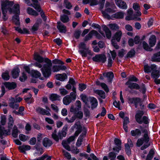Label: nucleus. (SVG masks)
<instances>
[{
  "label": "nucleus",
  "mask_w": 160,
  "mask_h": 160,
  "mask_svg": "<svg viewBox=\"0 0 160 160\" xmlns=\"http://www.w3.org/2000/svg\"><path fill=\"white\" fill-rule=\"evenodd\" d=\"M13 3L7 0L2 2L1 3V10L3 15V18L6 21L8 18L6 17V13L8 11L10 14L14 13L19 14L20 13V7L18 4H15L12 6Z\"/></svg>",
  "instance_id": "nucleus-1"
},
{
  "label": "nucleus",
  "mask_w": 160,
  "mask_h": 160,
  "mask_svg": "<svg viewBox=\"0 0 160 160\" xmlns=\"http://www.w3.org/2000/svg\"><path fill=\"white\" fill-rule=\"evenodd\" d=\"M34 58L38 62L44 61L46 63L43 65L41 70L44 77H48L51 74V67L52 65L51 61L48 58H43L37 53H34Z\"/></svg>",
  "instance_id": "nucleus-2"
},
{
  "label": "nucleus",
  "mask_w": 160,
  "mask_h": 160,
  "mask_svg": "<svg viewBox=\"0 0 160 160\" xmlns=\"http://www.w3.org/2000/svg\"><path fill=\"white\" fill-rule=\"evenodd\" d=\"M140 128L141 129L142 132L144 133L143 136V138L138 139V140L136 144L138 146L140 147L144 142L145 144L144 145L142 146L141 148L142 150H143L148 148L150 145V143L149 142V138L148 136V133L147 130L145 129L142 128L141 126L140 127Z\"/></svg>",
  "instance_id": "nucleus-3"
},
{
  "label": "nucleus",
  "mask_w": 160,
  "mask_h": 160,
  "mask_svg": "<svg viewBox=\"0 0 160 160\" xmlns=\"http://www.w3.org/2000/svg\"><path fill=\"white\" fill-rule=\"evenodd\" d=\"M79 49H83L85 50V51L83 50H81L79 51V52L82 55V57H86L88 54L89 56L88 57V58L89 59L93 55V53L89 50L88 48H87L86 47V45L84 42H81L79 45Z\"/></svg>",
  "instance_id": "nucleus-4"
},
{
  "label": "nucleus",
  "mask_w": 160,
  "mask_h": 160,
  "mask_svg": "<svg viewBox=\"0 0 160 160\" xmlns=\"http://www.w3.org/2000/svg\"><path fill=\"white\" fill-rule=\"evenodd\" d=\"M66 131L67 128H64L62 131H59L58 132V134H57L56 131L55 130L52 134V137L54 140L58 142L59 139H62L63 137H66L67 134Z\"/></svg>",
  "instance_id": "nucleus-5"
},
{
  "label": "nucleus",
  "mask_w": 160,
  "mask_h": 160,
  "mask_svg": "<svg viewBox=\"0 0 160 160\" xmlns=\"http://www.w3.org/2000/svg\"><path fill=\"white\" fill-rule=\"evenodd\" d=\"M125 150L127 154L129 155L131 154V148H132L133 146L132 142L130 138L128 139V142L125 144Z\"/></svg>",
  "instance_id": "nucleus-6"
},
{
  "label": "nucleus",
  "mask_w": 160,
  "mask_h": 160,
  "mask_svg": "<svg viewBox=\"0 0 160 160\" xmlns=\"http://www.w3.org/2000/svg\"><path fill=\"white\" fill-rule=\"evenodd\" d=\"M92 59L94 62L104 63L106 60V57L104 55L98 54L93 57Z\"/></svg>",
  "instance_id": "nucleus-7"
},
{
  "label": "nucleus",
  "mask_w": 160,
  "mask_h": 160,
  "mask_svg": "<svg viewBox=\"0 0 160 160\" xmlns=\"http://www.w3.org/2000/svg\"><path fill=\"white\" fill-rule=\"evenodd\" d=\"M128 102L129 103L134 104L136 108H137L138 104L140 105L141 106L142 105L141 100L139 98H129Z\"/></svg>",
  "instance_id": "nucleus-8"
},
{
  "label": "nucleus",
  "mask_w": 160,
  "mask_h": 160,
  "mask_svg": "<svg viewBox=\"0 0 160 160\" xmlns=\"http://www.w3.org/2000/svg\"><path fill=\"white\" fill-rule=\"evenodd\" d=\"M75 125L77 126V130L75 132V136H78L79 134L81 133L82 131H83V132L82 133H84L85 132V130L83 129L84 128L85 129L86 131V128L84 127L82 128V126L80 125V122H76L75 124Z\"/></svg>",
  "instance_id": "nucleus-9"
},
{
  "label": "nucleus",
  "mask_w": 160,
  "mask_h": 160,
  "mask_svg": "<svg viewBox=\"0 0 160 160\" xmlns=\"http://www.w3.org/2000/svg\"><path fill=\"white\" fill-rule=\"evenodd\" d=\"M143 114V111H138L135 115L136 120L139 124H142V123L141 118Z\"/></svg>",
  "instance_id": "nucleus-10"
},
{
  "label": "nucleus",
  "mask_w": 160,
  "mask_h": 160,
  "mask_svg": "<svg viewBox=\"0 0 160 160\" xmlns=\"http://www.w3.org/2000/svg\"><path fill=\"white\" fill-rule=\"evenodd\" d=\"M57 28L60 32L65 33L66 32V27L60 22L57 23Z\"/></svg>",
  "instance_id": "nucleus-11"
},
{
  "label": "nucleus",
  "mask_w": 160,
  "mask_h": 160,
  "mask_svg": "<svg viewBox=\"0 0 160 160\" xmlns=\"http://www.w3.org/2000/svg\"><path fill=\"white\" fill-rule=\"evenodd\" d=\"M36 111L37 112L42 115H51V113L49 111L40 107H38L36 109Z\"/></svg>",
  "instance_id": "nucleus-12"
},
{
  "label": "nucleus",
  "mask_w": 160,
  "mask_h": 160,
  "mask_svg": "<svg viewBox=\"0 0 160 160\" xmlns=\"http://www.w3.org/2000/svg\"><path fill=\"white\" fill-rule=\"evenodd\" d=\"M103 75L104 77L107 78L108 82H112L114 77L113 73L111 72H108L107 73H104Z\"/></svg>",
  "instance_id": "nucleus-13"
},
{
  "label": "nucleus",
  "mask_w": 160,
  "mask_h": 160,
  "mask_svg": "<svg viewBox=\"0 0 160 160\" xmlns=\"http://www.w3.org/2000/svg\"><path fill=\"white\" fill-rule=\"evenodd\" d=\"M133 11L132 8L128 10L127 12V15L125 18L127 20L134 19L136 17L133 16Z\"/></svg>",
  "instance_id": "nucleus-14"
},
{
  "label": "nucleus",
  "mask_w": 160,
  "mask_h": 160,
  "mask_svg": "<svg viewBox=\"0 0 160 160\" xmlns=\"http://www.w3.org/2000/svg\"><path fill=\"white\" fill-rule=\"evenodd\" d=\"M102 12L103 16L105 18L109 19L110 18V16L108 15L107 13H110L113 12V10L110 8H108L106 9L105 11H102Z\"/></svg>",
  "instance_id": "nucleus-15"
},
{
  "label": "nucleus",
  "mask_w": 160,
  "mask_h": 160,
  "mask_svg": "<svg viewBox=\"0 0 160 160\" xmlns=\"http://www.w3.org/2000/svg\"><path fill=\"white\" fill-rule=\"evenodd\" d=\"M116 3L120 8L122 9H126L127 8V4L124 1L117 0V1L116 2Z\"/></svg>",
  "instance_id": "nucleus-16"
},
{
  "label": "nucleus",
  "mask_w": 160,
  "mask_h": 160,
  "mask_svg": "<svg viewBox=\"0 0 160 160\" xmlns=\"http://www.w3.org/2000/svg\"><path fill=\"white\" fill-rule=\"evenodd\" d=\"M42 143L43 146L46 148L49 147L52 144V141L47 138H44L43 140Z\"/></svg>",
  "instance_id": "nucleus-17"
},
{
  "label": "nucleus",
  "mask_w": 160,
  "mask_h": 160,
  "mask_svg": "<svg viewBox=\"0 0 160 160\" xmlns=\"http://www.w3.org/2000/svg\"><path fill=\"white\" fill-rule=\"evenodd\" d=\"M83 129L85 130L84 133H82V134L80 136L78 140L76 142V145L78 147H80L81 144L82 142L83 141V137L86 135V132L85 129L84 128Z\"/></svg>",
  "instance_id": "nucleus-18"
},
{
  "label": "nucleus",
  "mask_w": 160,
  "mask_h": 160,
  "mask_svg": "<svg viewBox=\"0 0 160 160\" xmlns=\"http://www.w3.org/2000/svg\"><path fill=\"white\" fill-rule=\"evenodd\" d=\"M156 65L155 64H152L150 66L148 65H145L144 66V71L145 72L148 73L152 71L156 67Z\"/></svg>",
  "instance_id": "nucleus-19"
},
{
  "label": "nucleus",
  "mask_w": 160,
  "mask_h": 160,
  "mask_svg": "<svg viewBox=\"0 0 160 160\" xmlns=\"http://www.w3.org/2000/svg\"><path fill=\"white\" fill-rule=\"evenodd\" d=\"M126 84L128 85V87L131 89H139L140 88L139 85L136 83H131L130 82L128 81L126 83Z\"/></svg>",
  "instance_id": "nucleus-20"
},
{
  "label": "nucleus",
  "mask_w": 160,
  "mask_h": 160,
  "mask_svg": "<svg viewBox=\"0 0 160 160\" xmlns=\"http://www.w3.org/2000/svg\"><path fill=\"white\" fill-rule=\"evenodd\" d=\"M151 61L154 62H160V51L153 54L152 57Z\"/></svg>",
  "instance_id": "nucleus-21"
},
{
  "label": "nucleus",
  "mask_w": 160,
  "mask_h": 160,
  "mask_svg": "<svg viewBox=\"0 0 160 160\" xmlns=\"http://www.w3.org/2000/svg\"><path fill=\"white\" fill-rule=\"evenodd\" d=\"M156 38L154 35H152L150 36L149 41V43L151 47L154 46L156 43Z\"/></svg>",
  "instance_id": "nucleus-22"
},
{
  "label": "nucleus",
  "mask_w": 160,
  "mask_h": 160,
  "mask_svg": "<svg viewBox=\"0 0 160 160\" xmlns=\"http://www.w3.org/2000/svg\"><path fill=\"white\" fill-rule=\"evenodd\" d=\"M160 76L159 72L157 70V66H156L155 68L153 69L151 73L152 77L154 78L157 79Z\"/></svg>",
  "instance_id": "nucleus-23"
},
{
  "label": "nucleus",
  "mask_w": 160,
  "mask_h": 160,
  "mask_svg": "<svg viewBox=\"0 0 160 160\" xmlns=\"http://www.w3.org/2000/svg\"><path fill=\"white\" fill-rule=\"evenodd\" d=\"M55 77L57 79L62 81H64L67 78V76L65 73L57 74Z\"/></svg>",
  "instance_id": "nucleus-24"
},
{
  "label": "nucleus",
  "mask_w": 160,
  "mask_h": 160,
  "mask_svg": "<svg viewBox=\"0 0 160 160\" xmlns=\"http://www.w3.org/2000/svg\"><path fill=\"white\" fill-rule=\"evenodd\" d=\"M63 102L65 105H69L72 101V98L69 95L64 97L63 99Z\"/></svg>",
  "instance_id": "nucleus-25"
},
{
  "label": "nucleus",
  "mask_w": 160,
  "mask_h": 160,
  "mask_svg": "<svg viewBox=\"0 0 160 160\" xmlns=\"http://www.w3.org/2000/svg\"><path fill=\"white\" fill-rule=\"evenodd\" d=\"M6 88L9 90L14 89L16 87V84L13 82L10 83L9 82H6L4 84Z\"/></svg>",
  "instance_id": "nucleus-26"
},
{
  "label": "nucleus",
  "mask_w": 160,
  "mask_h": 160,
  "mask_svg": "<svg viewBox=\"0 0 160 160\" xmlns=\"http://www.w3.org/2000/svg\"><path fill=\"white\" fill-rule=\"evenodd\" d=\"M27 11L28 14L35 17L37 16L39 14L36 11L30 7L27 9Z\"/></svg>",
  "instance_id": "nucleus-27"
},
{
  "label": "nucleus",
  "mask_w": 160,
  "mask_h": 160,
  "mask_svg": "<svg viewBox=\"0 0 160 160\" xmlns=\"http://www.w3.org/2000/svg\"><path fill=\"white\" fill-rule=\"evenodd\" d=\"M20 72V70L18 68H14L12 71V74L14 78H16L19 75Z\"/></svg>",
  "instance_id": "nucleus-28"
},
{
  "label": "nucleus",
  "mask_w": 160,
  "mask_h": 160,
  "mask_svg": "<svg viewBox=\"0 0 160 160\" xmlns=\"http://www.w3.org/2000/svg\"><path fill=\"white\" fill-rule=\"evenodd\" d=\"M103 30L105 32L106 37L110 39L111 37V32L109 30V28L105 25L103 26Z\"/></svg>",
  "instance_id": "nucleus-29"
},
{
  "label": "nucleus",
  "mask_w": 160,
  "mask_h": 160,
  "mask_svg": "<svg viewBox=\"0 0 160 160\" xmlns=\"http://www.w3.org/2000/svg\"><path fill=\"white\" fill-rule=\"evenodd\" d=\"M90 102L92 109L96 108L98 105V101L95 98L92 97L90 98Z\"/></svg>",
  "instance_id": "nucleus-30"
},
{
  "label": "nucleus",
  "mask_w": 160,
  "mask_h": 160,
  "mask_svg": "<svg viewBox=\"0 0 160 160\" xmlns=\"http://www.w3.org/2000/svg\"><path fill=\"white\" fill-rule=\"evenodd\" d=\"M124 14V12H118L113 14L112 17L117 19H122L123 18Z\"/></svg>",
  "instance_id": "nucleus-31"
},
{
  "label": "nucleus",
  "mask_w": 160,
  "mask_h": 160,
  "mask_svg": "<svg viewBox=\"0 0 160 160\" xmlns=\"http://www.w3.org/2000/svg\"><path fill=\"white\" fill-rule=\"evenodd\" d=\"M30 148V146L28 145H23L18 147L19 149L22 152H25L26 151L29 150Z\"/></svg>",
  "instance_id": "nucleus-32"
},
{
  "label": "nucleus",
  "mask_w": 160,
  "mask_h": 160,
  "mask_svg": "<svg viewBox=\"0 0 160 160\" xmlns=\"http://www.w3.org/2000/svg\"><path fill=\"white\" fill-rule=\"evenodd\" d=\"M96 31L95 30H92L90 31L84 38V41L85 42L87 41L90 40L92 38L93 33H95Z\"/></svg>",
  "instance_id": "nucleus-33"
},
{
  "label": "nucleus",
  "mask_w": 160,
  "mask_h": 160,
  "mask_svg": "<svg viewBox=\"0 0 160 160\" xmlns=\"http://www.w3.org/2000/svg\"><path fill=\"white\" fill-rule=\"evenodd\" d=\"M11 132L10 129L5 130L4 128L1 127L0 131V136L3 135H8L10 134Z\"/></svg>",
  "instance_id": "nucleus-34"
},
{
  "label": "nucleus",
  "mask_w": 160,
  "mask_h": 160,
  "mask_svg": "<svg viewBox=\"0 0 160 160\" xmlns=\"http://www.w3.org/2000/svg\"><path fill=\"white\" fill-rule=\"evenodd\" d=\"M131 133L132 136H139L142 134L141 131L138 129H136L134 130H132Z\"/></svg>",
  "instance_id": "nucleus-35"
},
{
  "label": "nucleus",
  "mask_w": 160,
  "mask_h": 160,
  "mask_svg": "<svg viewBox=\"0 0 160 160\" xmlns=\"http://www.w3.org/2000/svg\"><path fill=\"white\" fill-rule=\"evenodd\" d=\"M95 92L99 96L103 99L105 98L106 97V95L105 92L101 90H96L95 91Z\"/></svg>",
  "instance_id": "nucleus-36"
},
{
  "label": "nucleus",
  "mask_w": 160,
  "mask_h": 160,
  "mask_svg": "<svg viewBox=\"0 0 160 160\" xmlns=\"http://www.w3.org/2000/svg\"><path fill=\"white\" fill-rule=\"evenodd\" d=\"M122 34V32L121 31H119L115 34L114 37L117 41L119 42L120 41Z\"/></svg>",
  "instance_id": "nucleus-37"
},
{
  "label": "nucleus",
  "mask_w": 160,
  "mask_h": 160,
  "mask_svg": "<svg viewBox=\"0 0 160 160\" xmlns=\"http://www.w3.org/2000/svg\"><path fill=\"white\" fill-rule=\"evenodd\" d=\"M30 6H32L38 12H40L41 10V8L39 4H38L37 3H35L33 4H31L29 5Z\"/></svg>",
  "instance_id": "nucleus-38"
},
{
  "label": "nucleus",
  "mask_w": 160,
  "mask_h": 160,
  "mask_svg": "<svg viewBox=\"0 0 160 160\" xmlns=\"http://www.w3.org/2000/svg\"><path fill=\"white\" fill-rule=\"evenodd\" d=\"M60 98L59 95L55 94H52L51 95L49 98L51 101H54L59 100Z\"/></svg>",
  "instance_id": "nucleus-39"
},
{
  "label": "nucleus",
  "mask_w": 160,
  "mask_h": 160,
  "mask_svg": "<svg viewBox=\"0 0 160 160\" xmlns=\"http://www.w3.org/2000/svg\"><path fill=\"white\" fill-rule=\"evenodd\" d=\"M69 144V143H68V142L65 140H63L62 143V145L68 151H70V147L68 145Z\"/></svg>",
  "instance_id": "nucleus-40"
},
{
  "label": "nucleus",
  "mask_w": 160,
  "mask_h": 160,
  "mask_svg": "<svg viewBox=\"0 0 160 160\" xmlns=\"http://www.w3.org/2000/svg\"><path fill=\"white\" fill-rule=\"evenodd\" d=\"M60 20L63 23H66L69 21V18L68 16L63 14L60 16Z\"/></svg>",
  "instance_id": "nucleus-41"
},
{
  "label": "nucleus",
  "mask_w": 160,
  "mask_h": 160,
  "mask_svg": "<svg viewBox=\"0 0 160 160\" xmlns=\"http://www.w3.org/2000/svg\"><path fill=\"white\" fill-rule=\"evenodd\" d=\"M76 119L75 117L73 115L71 117L70 115H68V116L65 118V120L68 123H72L74 122Z\"/></svg>",
  "instance_id": "nucleus-42"
},
{
  "label": "nucleus",
  "mask_w": 160,
  "mask_h": 160,
  "mask_svg": "<svg viewBox=\"0 0 160 160\" xmlns=\"http://www.w3.org/2000/svg\"><path fill=\"white\" fill-rule=\"evenodd\" d=\"M19 132L18 129L15 126H14L13 128L12 135L14 138H16L17 137Z\"/></svg>",
  "instance_id": "nucleus-43"
},
{
  "label": "nucleus",
  "mask_w": 160,
  "mask_h": 160,
  "mask_svg": "<svg viewBox=\"0 0 160 160\" xmlns=\"http://www.w3.org/2000/svg\"><path fill=\"white\" fill-rule=\"evenodd\" d=\"M14 124L13 118L11 115L9 116L8 118V127L11 128Z\"/></svg>",
  "instance_id": "nucleus-44"
},
{
  "label": "nucleus",
  "mask_w": 160,
  "mask_h": 160,
  "mask_svg": "<svg viewBox=\"0 0 160 160\" xmlns=\"http://www.w3.org/2000/svg\"><path fill=\"white\" fill-rule=\"evenodd\" d=\"M37 152L36 153L38 154V156L41 155L43 152V151L42 148L38 146H36Z\"/></svg>",
  "instance_id": "nucleus-45"
},
{
  "label": "nucleus",
  "mask_w": 160,
  "mask_h": 160,
  "mask_svg": "<svg viewBox=\"0 0 160 160\" xmlns=\"http://www.w3.org/2000/svg\"><path fill=\"white\" fill-rule=\"evenodd\" d=\"M9 73L8 71L3 72L2 75V78L5 80H8L9 79Z\"/></svg>",
  "instance_id": "nucleus-46"
},
{
  "label": "nucleus",
  "mask_w": 160,
  "mask_h": 160,
  "mask_svg": "<svg viewBox=\"0 0 160 160\" xmlns=\"http://www.w3.org/2000/svg\"><path fill=\"white\" fill-rule=\"evenodd\" d=\"M74 116H75V119L77 118L79 119H81L83 118V113L82 111H79L77 113H75Z\"/></svg>",
  "instance_id": "nucleus-47"
},
{
  "label": "nucleus",
  "mask_w": 160,
  "mask_h": 160,
  "mask_svg": "<svg viewBox=\"0 0 160 160\" xmlns=\"http://www.w3.org/2000/svg\"><path fill=\"white\" fill-rule=\"evenodd\" d=\"M142 47L143 48L146 50L151 51L152 50V49L149 47L148 44L145 41L142 42Z\"/></svg>",
  "instance_id": "nucleus-48"
},
{
  "label": "nucleus",
  "mask_w": 160,
  "mask_h": 160,
  "mask_svg": "<svg viewBox=\"0 0 160 160\" xmlns=\"http://www.w3.org/2000/svg\"><path fill=\"white\" fill-rule=\"evenodd\" d=\"M109 26L111 29L113 30H117L118 29L119 27L116 24H110L109 25Z\"/></svg>",
  "instance_id": "nucleus-49"
},
{
  "label": "nucleus",
  "mask_w": 160,
  "mask_h": 160,
  "mask_svg": "<svg viewBox=\"0 0 160 160\" xmlns=\"http://www.w3.org/2000/svg\"><path fill=\"white\" fill-rule=\"evenodd\" d=\"M32 74L33 76L36 78H39L41 76V73L39 71L35 70L32 71Z\"/></svg>",
  "instance_id": "nucleus-50"
},
{
  "label": "nucleus",
  "mask_w": 160,
  "mask_h": 160,
  "mask_svg": "<svg viewBox=\"0 0 160 160\" xmlns=\"http://www.w3.org/2000/svg\"><path fill=\"white\" fill-rule=\"evenodd\" d=\"M154 154V152L153 150H151L147 157L146 160H150L152 158Z\"/></svg>",
  "instance_id": "nucleus-51"
},
{
  "label": "nucleus",
  "mask_w": 160,
  "mask_h": 160,
  "mask_svg": "<svg viewBox=\"0 0 160 160\" xmlns=\"http://www.w3.org/2000/svg\"><path fill=\"white\" fill-rule=\"evenodd\" d=\"M135 53V51L133 50H131L127 53V58H132L134 56Z\"/></svg>",
  "instance_id": "nucleus-52"
},
{
  "label": "nucleus",
  "mask_w": 160,
  "mask_h": 160,
  "mask_svg": "<svg viewBox=\"0 0 160 160\" xmlns=\"http://www.w3.org/2000/svg\"><path fill=\"white\" fill-rule=\"evenodd\" d=\"M64 3L66 8L68 9H70L72 7L71 3L68 1V0H64Z\"/></svg>",
  "instance_id": "nucleus-53"
},
{
  "label": "nucleus",
  "mask_w": 160,
  "mask_h": 160,
  "mask_svg": "<svg viewBox=\"0 0 160 160\" xmlns=\"http://www.w3.org/2000/svg\"><path fill=\"white\" fill-rule=\"evenodd\" d=\"M62 152L64 157L67 158L68 159H70L71 158V155L70 153L65 150H62Z\"/></svg>",
  "instance_id": "nucleus-54"
},
{
  "label": "nucleus",
  "mask_w": 160,
  "mask_h": 160,
  "mask_svg": "<svg viewBox=\"0 0 160 160\" xmlns=\"http://www.w3.org/2000/svg\"><path fill=\"white\" fill-rule=\"evenodd\" d=\"M59 91L60 94L63 96L66 95L68 93V92L64 88H60Z\"/></svg>",
  "instance_id": "nucleus-55"
},
{
  "label": "nucleus",
  "mask_w": 160,
  "mask_h": 160,
  "mask_svg": "<svg viewBox=\"0 0 160 160\" xmlns=\"http://www.w3.org/2000/svg\"><path fill=\"white\" fill-rule=\"evenodd\" d=\"M100 86L102 87L106 92H109V89L107 85L104 83H100Z\"/></svg>",
  "instance_id": "nucleus-56"
},
{
  "label": "nucleus",
  "mask_w": 160,
  "mask_h": 160,
  "mask_svg": "<svg viewBox=\"0 0 160 160\" xmlns=\"http://www.w3.org/2000/svg\"><path fill=\"white\" fill-rule=\"evenodd\" d=\"M81 34V31L79 30H76L74 32V36L76 39H78Z\"/></svg>",
  "instance_id": "nucleus-57"
},
{
  "label": "nucleus",
  "mask_w": 160,
  "mask_h": 160,
  "mask_svg": "<svg viewBox=\"0 0 160 160\" xmlns=\"http://www.w3.org/2000/svg\"><path fill=\"white\" fill-rule=\"evenodd\" d=\"M82 100L85 104H87L88 102V98L86 95H81L80 96Z\"/></svg>",
  "instance_id": "nucleus-58"
},
{
  "label": "nucleus",
  "mask_w": 160,
  "mask_h": 160,
  "mask_svg": "<svg viewBox=\"0 0 160 160\" xmlns=\"http://www.w3.org/2000/svg\"><path fill=\"white\" fill-rule=\"evenodd\" d=\"M52 63L54 64H58L61 65H63L64 64V63L61 61L60 60H59L58 59H55L54 60L52 61Z\"/></svg>",
  "instance_id": "nucleus-59"
},
{
  "label": "nucleus",
  "mask_w": 160,
  "mask_h": 160,
  "mask_svg": "<svg viewBox=\"0 0 160 160\" xmlns=\"http://www.w3.org/2000/svg\"><path fill=\"white\" fill-rule=\"evenodd\" d=\"M51 158L50 156H48L47 154H44L41 157V160H50Z\"/></svg>",
  "instance_id": "nucleus-60"
},
{
  "label": "nucleus",
  "mask_w": 160,
  "mask_h": 160,
  "mask_svg": "<svg viewBox=\"0 0 160 160\" xmlns=\"http://www.w3.org/2000/svg\"><path fill=\"white\" fill-rule=\"evenodd\" d=\"M108 156L109 158H111L110 159H114L116 157V155L115 153L113 152H111L108 154Z\"/></svg>",
  "instance_id": "nucleus-61"
},
{
  "label": "nucleus",
  "mask_w": 160,
  "mask_h": 160,
  "mask_svg": "<svg viewBox=\"0 0 160 160\" xmlns=\"http://www.w3.org/2000/svg\"><path fill=\"white\" fill-rule=\"evenodd\" d=\"M9 106L13 109H17L18 108L19 105L18 103H13V104H12V103H11L10 104H9Z\"/></svg>",
  "instance_id": "nucleus-62"
},
{
  "label": "nucleus",
  "mask_w": 160,
  "mask_h": 160,
  "mask_svg": "<svg viewBox=\"0 0 160 160\" xmlns=\"http://www.w3.org/2000/svg\"><path fill=\"white\" fill-rule=\"evenodd\" d=\"M86 88V86L83 83L79 84V90L81 91H82Z\"/></svg>",
  "instance_id": "nucleus-63"
},
{
  "label": "nucleus",
  "mask_w": 160,
  "mask_h": 160,
  "mask_svg": "<svg viewBox=\"0 0 160 160\" xmlns=\"http://www.w3.org/2000/svg\"><path fill=\"white\" fill-rule=\"evenodd\" d=\"M79 109L78 108H75L73 105H72L70 108V111L71 112L74 113L75 114Z\"/></svg>",
  "instance_id": "nucleus-64"
}]
</instances>
